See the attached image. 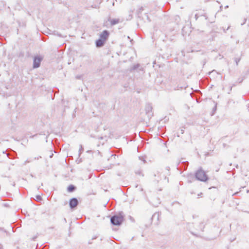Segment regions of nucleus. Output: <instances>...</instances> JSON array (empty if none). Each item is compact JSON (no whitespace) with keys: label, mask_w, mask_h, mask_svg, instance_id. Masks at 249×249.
Listing matches in <instances>:
<instances>
[{"label":"nucleus","mask_w":249,"mask_h":249,"mask_svg":"<svg viewBox=\"0 0 249 249\" xmlns=\"http://www.w3.org/2000/svg\"><path fill=\"white\" fill-rule=\"evenodd\" d=\"M196 178L197 180L205 181L207 180L208 177L206 173L201 169L198 170L196 173Z\"/></svg>","instance_id":"f257e3e1"},{"label":"nucleus","mask_w":249,"mask_h":249,"mask_svg":"<svg viewBox=\"0 0 249 249\" xmlns=\"http://www.w3.org/2000/svg\"><path fill=\"white\" fill-rule=\"evenodd\" d=\"M124 217L121 215H115L111 217V222L115 225H120L123 221Z\"/></svg>","instance_id":"f03ea898"},{"label":"nucleus","mask_w":249,"mask_h":249,"mask_svg":"<svg viewBox=\"0 0 249 249\" xmlns=\"http://www.w3.org/2000/svg\"><path fill=\"white\" fill-rule=\"evenodd\" d=\"M78 204V200L76 198H73L71 199L70 201V206L71 208H74Z\"/></svg>","instance_id":"7ed1b4c3"},{"label":"nucleus","mask_w":249,"mask_h":249,"mask_svg":"<svg viewBox=\"0 0 249 249\" xmlns=\"http://www.w3.org/2000/svg\"><path fill=\"white\" fill-rule=\"evenodd\" d=\"M41 59L40 57H35L34 60V68H38L41 62Z\"/></svg>","instance_id":"20e7f679"},{"label":"nucleus","mask_w":249,"mask_h":249,"mask_svg":"<svg viewBox=\"0 0 249 249\" xmlns=\"http://www.w3.org/2000/svg\"><path fill=\"white\" fill-rule=\"evenodd\" d=\"M109 34L107 31H103L102 34L100 35V39H103L104 40H106L107 38L108 37Z\"/></svg>","instance_id":"39448f33"},{"label":"nucleus","mask_w":249,"mask_h":249,"mask_svg":"<svg viewBox=\"0 0 249 249\" xmlns=\"http://www.w3.org/2000/svg\"><path fill=\"white\" fill-rule=\"evenodd\" d=\"M110 24L111 25H114L121 22V20L120 18H114V19H109Z\"/></svg>","instance_id":"423d86ee"},{"label":"nucleus","mask_w":249,"mask_h":249,"mask_svg":"<svg viewBox=\"0 0 249 249\" xmlns=\"http://www.w3.org/2000/svg\"><path fill=\"white\" fill-rule=\"evenodd\" d=\"M152 107L150 105H147L145 107L146 113V114H148V116H150L152 115Z\"/></svg>","instance_id":"0eeeda50"},{"label":"nucleus","mask_w":249,"mask_h":249,"mask_svg":"<svg viewBox=\"0 0 249 249\" xmlns=\"http://www.w3.org/2000/svg\"><path fill=\"white\" fill-rule=\"evenodd\" d=\"M105 41L103 40V39H98L97 41H96V46L97 47H101L104 44V43Z\"/></svg>","instance_id":"6e6552de"},{"label":"nucleus","mask_w":249,"mask_h":249,"mask_svg":"<svg viewBox=\"0 0 249 249\" xmlns=\"http://www.w3.org/2000/svg\"><path fill=\"white\" fill-rule=\"evenodd\" d=\"M241 59V54L239 55L237 57H234V60L236 63V66H238V63L240 62Z\"/></svg>","instance_id":"1a4fd4ad"},{"label":"nucleus","mask_w":249,"mask_h":249,"mask_svg":"<svg viewBox=\"0 0 249 249\" xmlns=\"http://www.w3.org/2000/svg\"><path fill=\"white\" fill-rule=\"evenodd\" d=\"M74 190V187L72 185H70L68 188V190L69 192H72Z\"/></svg>","instance_id":"9d476101"},{"label":"nucleus","mask_w":249,"mask_h":249,"mask_svg":"<svg viewBox=\"0 0 249 249\" xmlns=\"http://www.w3.org/2000/svg\"><path fill=\"white\" fill-rule=\"evenodd\" d=\"M216 110V104L214 105L213 108V112L212 113V115L214 114Z\"/></svg>","instance_id":"9b49d317"},{"label":"nucleus","mask_w":249,"mask_h":249,"mask_svg":"<svg viewBox=\"0 0 249 249\" xmlns=\"http://www.w3.org/2000/svg\"><path fill=\"white\" fill-rule=\"evenodd\" d=\"M36 200L37 201H41V197L40 196H36Z\"/></svg>","instance_id":"f8f14e48"},{"label":"nucleus","mask_w":249,"mask_h":249,"mask_svg":"<svg viewBox=\"0 0 249 249\" xmlns=\"http://www.w3.org/2000/svg\"><path fill=\"white\" fill-rule=\"evenodd\" d=\"M83 150H84V149L82 147V146L81 145H80V149H79V152H80L79 154H81V153L83 151Z\"/></svg>","instance_id":"ddd939ff"},{"label":"nucleus","mask_w":249,"mask_h":249,"mask_svg":"<svg viewBox=\"0 0 249 249\" xmlns=\"http://www.w3.org/2000/svg\"><path fill=\"white\" fill-rule=\"evenodd\" d=\"M222 6H220V10H222Z\"/></svg>","instance_id":"4468645a"},{"label":"nucleus","mask_w":249,"mask_h":249,"mask_svg":"<svg viewBox=\"0 0 249 249\" xmlns=\"http://www.w3.org/2000/svg\"><path fill=\"white\" fill-rule=\"evenodd\" d=\"M30 162V161H25V164H26V163H27V162Z\"/></svg>","instance_id":"2eb2a0df"},{"label":"nucleus","mask_w":249,"mask_h":249,"mask_svg":"<svg viewBox=\"0 0 249 249\" xmlns=\"http://www.w3.org/2000/svg\"><path fill=\"white\" fill-rule=\"evenodd\" d=\"M2 248V246L0 245V249Z\"/></svg>","instance_id":"dca6fc26"},{"label":"nucleus","mask_w":249,"mask_h":249,"mask_svg":"<svg viewBox=\"0 0 249 249\" xmlns=\"http://www.w3.org/2000/svg\"><path fill=\"white\" fill-rule=\"evenodd\" d=\"M228 7H229V6H228V5H227V6H225V8H228Z\"/></svg>","instance_id":"f3484780"},{"label":"nucleus","mask_w":249,"mask_h":249,"mask_svg":"<svg viewBox=\"0 0 249 249\" xmlns=\"http://www.w3.org/2000/svg\"><path fill=\"white\" fill-rule=\"evenodd\" d=\"M230 27L229 26L227 30H228L229 29Z\"/></svg>","instance_id":"a211bd4d"}]
</instances>
